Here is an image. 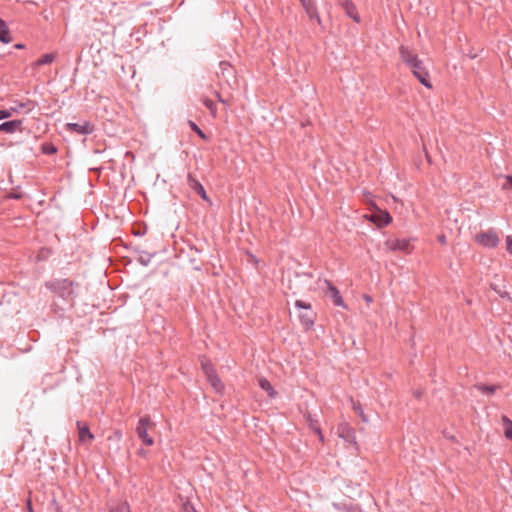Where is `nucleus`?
Segmentation results:
<instances>
[{
  "label": "nucleus",
  "instance_id": "obj_1",
  "mask_svg": "<svg viewBox=\"0 0 512 512\" xmlns=\"http://www.w3.org/2000/svg\"><path fill=\"white\" fill-rule=\"evenodd\" d=\"M46 287L54 294L65 300H72L75 297L74 287L76 283L69 279H55L45 283Z\"/></svg>",
  "mask_w": 512,
  "mask_h": 512
},
{
  "label": "nucleus",
  "instance_id": "obj_2",
  "mask_svg": "<svg viewBox=\"0 0 512 512\" xmlns=\"http://www.w3.org/2000/svg\"><path fill=\"white\" fill-rule=\"evenodd\" d=\"M295 307L304 310L299 313V319L305 329L312 328L315 322V314L312 311L311 304L302 300H296Z\"/></svg>",
  "mask_w": 512,
  "mask_h": 512
},
{
  "label": "nucleus",
  "instance_id": "obj_3",
  "mask_svg": "<svg viewBox=\"0 0 512 512\" xmlns=\"http://www.w3.org/2000/svg\"><path fill=\"white\" fill-rule=\"evenodd\" d=\"M153 425L154 424L150 416H144L139 419L136 426V434L138 438L147 446H152L154 444L153 438L148 435V429Z\"/></svg>",
  "mask_w": 512,
  "mask_h": 512
},
{
  "label": "nucleus",
  "instance_id": "obj_4",
  "mask_svg": "<svg viewBox=\"0 0 512 512\" xmlns=\"http://www.w3.org/2000/svg\"><path fill=\"white\" fill-rule=\"evenodd\" d=\"M413 75L419 80V82L424 85L425 87L431 89L432 83L430 81V75L426 67L424 66L422 60H419L418 62L414 63L410 67Z\"/></svg>",
  "mask_w": 512,
  "mask_h": 512
},
{
  "label": "nucleus",
  "instance_id": "obj_5",
  "mask_svg": "<svg viewBox=\"0 0 512 512\" xmlns=\"http://www.w3.org/2000/svg\"><path fill=\"white\" fill-rule=\"evenodd\" d=\"M475 241L487 248H495L499 244V237L497 233L490 229L486 232H481L475 236Z\"/></svg>",
  "mask_w": 512,
  "mask_h": 512
},
{
  "label": "nucleus",
  "instance_id": "obj_6",
  "mask_svg": "<svg viewBox=\"0 0 512 512\" xmlns=\"http://www.w3.org/2000/svg\"><path fill=\"white\" fill-rule=\"evenodd\" d=\"M66 130L75 132L79 135H89L94 132V125L90 121H83L82 123H67Z\"/></svg>",
  "mask_w": 512,
  "mask_h": 512
},
{
  "label": "nucleus",
  "instance_id": "obj_7",
  "mask_svg": "<svg viewBox=\"0 0 512 512\" xmlns=\"http://www.w3.org/2000/svg\"><path fill=\"white\" fill-rule=\"evenodd\" d=\"M385 244L392 251L411 252V244L408 239H389Z\"/></svg>",
  "mask_w": 512,
  "mask_h": 512
},
{
  "label": "nucleus",
  "instance_id": "obj_8",
  "mask_svg": "<svg viewBox=\"0 0 512 512\" xmlns=\"http://www.w3.org/2000/svg\"><path fill=\"white\" fill-rule=\"evenodd\" d=\"M325 284L327 286V294L332 299L334 305L347 308L338 288L334 286L329 280H325Z\"/></svg>",
  "mask_w": 512,
  "mask_h": 512
},
{
  "label": "nucleus",
  "instance_id": "obj_9",
  "mask_svg": "<svg viewBox=\"0 0 512 512\" xmlns=\"http://www.w3.org/2000/svg\"><path fill=\"white\" fill-rule=\"evenodd\" d=\"M187 183H188L189 187L196 194H198L203 200L210 201L203 185L190 173L187 176Z\"/></svg>",
  "mask_w": 512,
  "mask_h": 512
},
{
  "label": "nucleus",
  "instance_id": "obj_10",
  "mask_svg": "<svg viewBox=\"0 0 512 512\" xmlns=\"http://www.w3.org/2000/svg\"><path fill=\"white\" fill-rule=\"evenodd\" d=\"M338 435L345 442L350 444L356 443L355 431L348 424H340L337 429Z\"/></svg>",
  "mask_w": 512,
  "mask_h": 512
},
{
  "label": "nucleus",
  "instance_id": "obj_11",
  "mask_svg": "<svg viewBox=\"0 0 512 512\" xmlns=\"http://www.w3.org/2000/svg\"><path fill=\"white\" fill-rule=\"evenodd\" d=\"M399 53L402 61L410 68L414 63L420 59L411 49L406 46H400Z\"/></svg>",
  "mask_w": 512,
  "mask_h": 512
},
{
  "label": "nucleus",
  "instance_id": "obj_12",
  "mask_svg": "<svg viewBox=\"0 0 512 512\" xmlns=\"http://www.w3.org/2000/svg\"><path fill=\"white\" fill-rule=\"evenodd\" d=\"M340 5L348 17L353 19L356 23L360 22V16L352 0H340Z\"/></svg>",
  "mask_w": 512,
  "mask_h": 512
},
{
  "label": "nucleus",
  "instance_id": "obj_13",
  "mask_svg": "<svg viewBox=\"0 0 512 512\" xmlns=\"http://www.w3.org/2000/svg\"><path fill=\"white\" fill-rule=\"evenodd\" d=\"M76 425L79 432V441L81 443L91 442L94 439V435L90 432L87 424L77 421Z\"/></svg>",
  "mask_w": 512,
  "mask_h": 512
},
{
  "label": "nucleus",
  "instance_id": "obj_14",
  "mask_svg": "<svg viewBox=\"0 0 512 512\" xmlns=\"http://www.w3.org/2000/svg\"><path fill=\"white\" fill-rule=\"evenodd\" d=\"M303 8L305 9V12L307 13L308 17L313 20L316 19L319 24H321V19L318 14L316 5L311 0H300Z\"/></svg>",
  "mask_w": 512,
  "mask_h": 512
},
{
  "label": "nucleus",
  "instance_id": "obj_15",
  "mask_svg": "<svg viewBox=\"0 0 512 512\" xmlns=\"http://www.w3.org/2000/svg\"><path fill=\"white\" fill-rule=\"evenodd\" d=\"M23 122L21 120H11L0 124V132L14 133L22 129Z\"/></svg>",
  "mask_w": 512,
  "mask_h": 512
},
{
  "label": "nucleus",
  "instance_id": "obj_16",
  "mask_svg": "<svg viewBox=\"0 0 512 512\" xmlns=\"http://www.w3.org/2000/svg\"><path fill=\"white\" fill-rule=\"evenodd\" d=\"M372 221L377 223L378 226H386L392 221V217L386 211H380L372 215Z\"/></svg>",
  "mask_w": 512,
  "mask_h": 512
},
{
  "label": "nucleus",
  "instance_id": "obj_17",
  "mask_svg": "<svg viewBox=\"0 0 512 512\" xmlns=\"http://www.w3.org/2000/svg\"><path fill=\"white\" fill-rule=\"evenodd\" d=\"M201 366H202V370L207 378L216 373L214 365L206 357L201 358Z\"/></svg>",
  "mask_w": 512,
  "mask_h": 512
},
{
  "label": "nucleus",
  "instance_id": "obj_18",
  "mask_svg": "<svg viewBox=\"0 0 512 512\" xmlns=\"http://www.w3.org/2000/svg\"><path fill=\"white\" fill-rule=\"evenodd\" d=\"M259 386L268 393L269 397L274 398L277 392L272 387L271 383L266 378H260L258 380Z\"/></svg>",
  "mask_w": 512,
  "mask_h": 512
},
{
  "label": "nucleus",
  "instance_id": "obj_19",
  "mask_svg": "<svg viewBox=\"0 0 512 512\" xmlns=\"http://www.w3.org/2000/svg\"><path fill=\"white\" fill-rule=\"evenodd\" d=\"M0 41L9 43L11 41L10 32L6 23L0 18Z\"/></svg>",
  "mask_w": 512,
  "mask_h": 512
},
{
  "label": "nucleus",
  "instance_id": "obj_20",
  "mask_svg": "<svg viewBox=\"0 0 512 512\" xmlns=\"http://www.w3.org/2000/svg\"><path fill=\"white\" fill-rule=\"evenodd\" d=\"M207 379L216 392L221 393L224 390V385L216 373Z\"/></svg>",
  "mask_w": 512,
  "mask_h": 512
},
{
  "label": "nucleus",
  "instance_id": "obj_21",
  "mask_svg": "<svg viewBox=\"0 0 512 512\" xmlns=\"http://www.w3.org/2000/svg\"><path fill=\"white\" fill-rule=\"evenodd\" d=\"M501 420L504 425L505 437L509 440H512V420L508 418L506 415H503Z\"/></svg>",
  "mask_w": 512,
  "mask_h": 512
},
{
  "label": "nucleus",
  "instance_id": "obj_22",
  "mask_svg": "<svg viewBox=\"0 0 512 512\" xmlns=\"http://www.w3.org/2000/svg\"><path fill=\"white\" fill-rule=\"evenodd\" d=\"M109 512H131L127 502H119L110 506Z\"/></svg>",
  "mask_w": 512,
  "mask_h": 512
},
{
  "label": "nucleus",
  "instance_id": "obj_23",
  "mask_svg": "<svg viewBox=\"0 0 512 512\" xmlns=\"http://www.w3.org/2000/svg\"><path fill=\"white\" fill-rule=\"evenodd\" d=\"M55 60V54L54 53H47L41 56L37 61L35 62V65L41 66L50 64Z\"/></svg>",
  "mask_w": 512,
  "mask_h": 512
},
{
  "label": "nucleus",
  "instance_id": "obj_24",
  "mask_svg": "<svg viewBox=\"0 0 512 512\" xmlns=\"http://www.w3.org/2000/svg\"><path fill=\"white\" fill-rule=\"evenodd\" d=\"M475 387L479 391H481L483 394H486V395H492L498 389V386H495V385H485V384H478Z\"/></svg>",
  "mask_w": 512,
  "mask_h": 512
},
{
  "label": "nucleus",
  "instance_id": "obj_25",
  "mask_svg": "<svg viewBox=\"0 0 512 512\" xmlns=\"http://www.w3.org/2000/svg\"><path fill=\"white\" fill-rule=\"evenodd\" d=\"M151 258H152V254H150L148 252H141L138 257V262L140 264H142L143 266H147L150 263Z\"/></svg>",
  "mask_w": 512,
  "mask_h": 512
},
{
  "label": "nucleus",
  "instance_id": "obj_26",
  "mask_svg": "<svg viewBox=\"0 0 512 512\" xmlns=\"http://www.w3.org/2000/svg\"><path fill=\"white\" fill-rule=\"evenodd\" d=\"M353 409L358 414V416L362 419L363 422L368 421L367 416L365 415L360 403L353 402Z\"/></svg>",
  "mask_w": 512,
  "mask_h": 512
},
{
  "label": "nucleus",
  "instance_id": "obj_27",
  "mask_svg": "<svg viewBox=\"0 0 512 512\" xmlns=\"http://www.w3.org/2000/svg\"><path fill=\"white\" fill-rule=\"evenodd\" d=\"M203 104L210 110L211 114L215 117L217 113V108L214 102L208 98H205Z\"/></svg>",
  "mask_w": 512,
  "mask_h": 512
},
{
  "label": "nucleus",
  "instance_id": "obj_28",
  "mask_svg": "<svg viewBox=\"0 0 512 512\" xmlns=\"http://www.w3.org/2000/svg\"><path fill=\"white\" fill-rule=\"evenodd\" d=\"M188 124L190 126V128L196 132L202 139L204 140H207V136L206 134L193 122V121H188Z\"/></svg>",
  "mask_w": 512,
  "mask_h": 512
},
{
  "label": "nucleus",
  "instance_id": "obj_29",
  "mask_svg": "<svg viewBox=\"0 0 512 512\" xmlns=\"http://www.w3.org/2000/svg\"><path fill=\"white\" fill-rule=\"evenodd\" d=\"M42 152L47 155H52L57 152V148L53 144H43Z\"/></svg>",
  "mask_w": 512,
  "mask_h": 512
},
{
  "label": "nucleus",
  "instance_id": "obj_30",
  "mask_svg": "<svg viewBox=\"0 0 512 512\" xmlns=\"http://www.w3.org/2000/svg\"><path fill=\"white\" fill-rule=\"evenodd\" d=\"M183 510L184 512H197L194 505L188 501L183 504Z\"/></svg>",
  "mask_w": 512,
  "mask_h": 512
},
{
  "label": "nucleus",
  "instance_id": "obj_31",
  "mask_svg": "<svg viewBox=\"0 0 512 512\" xmlns=\"http://www.w3.org/2000/svg\"><path fill=\"white\" fill-rule=\"evenodd\" d=\"M506 183L503 184V189H512V175L506 176Z\"/></svg>",
  "mask_w": 512,
  "mask_h": 512
},
{
  "label": "nucleus",
  "instance_id": "obj_32",
  "mask_svg": "<svg viewBox=\"0 0 512 512\" xmlns=\"http://www.w3.org/2000/svg\"><path fill=\"white\" fill-rule=\"evenodd\" d=\"M115 439L116 441H120L122 439V433L120 430H116L113 434V436H109L108 440Z\"/></svg>",
  "mask_w": 512,
  "mask_h": 512
},
{
  "label": "nucleus",
  "instance_id": "obj_33",
  "mask_svg": "<svg viewBox=\"0 0 512 512\" xmlns=\"http://www.w3.org/2000/svg\"><path fill=\"white\" fill-rule=\"evenodd\" d=\"M507 251L512 254V236L506 237Z\"/></svg>",
  "mask_w": 512,
  "mask_h": 512
},
{
  "label": "nucleus",
  "instance_id": "obj_34",
  "mask_svg": "<svg viewBox=\"0 0 512 512\" xmlns=\"http://www.w3.org/2000/svg\"><path fill=\"white\" fill-rule=\"evenodd\" d=\"M220 67L222 69V73L232 70V67L227 62H220Z\"/></svg>",
  "mask_w": 512,
  "mask_h": 512
},
{
  "label": "nucleus",
  "instance_id": "obj_35",
  "mask_svg": "<svg viewBox=\"0 0 512 512\" xmlns=\"http://www.w3.org/2000/svg\"><path fill=\"white\" fill-rule=\"evenodd\" d=\"M10 116V112L6 110H0V120L8 118Z\"/></svg>",
  "mask_w": 512,
  "mask_h": 512
},
{
  "label": "nucleus",
  "instance_id": "obj_36",
  "mask_svg": "<svg viewBox=\"0 0 512 512\" xmlns=\"http://www.w3.org/2000/svg\"><path fill=\"white\" fill-rule=\"evenodd\" d=\"M438 241H439L441 244H445V243H446V237H445V235H439V236H438Z\"/></svg>",
  "mask_w": 512,
  "mask_h": 512
},
{
  "label": "nucleus",
  "instance_id": "obj_37",
  "mask_svg": "<svg viewBox=\"0 0 512 512\" xmlns=\"http://www.w3.org/2000/svg\"><path fill=\"white\" fill-rule=\"evenodd\" d=\"M215 95H216V97H217L218 101H220V102H222V103H224V102H225V101L223 100V98L221 97V95H220V93H219V92H215Z\"/></svg>",
  "mask_w": 512,
  "mask_h": 512
},
{
  "label": "nucleus",
  "instance_id": "obj_38",
  "mask_svg": "<svg viewBox=\"0 0 512 512\" xmlns=\"http://www.w3.org/2000/svg\"><path fill=\"white\" fill-rule=\"evenodd\" d=\"M364 299H365V301H366L367 303L372 302V297H371V296H369V295H367V294H365V295H364Z\"/></svg>",
  "mask_w": 512,
  "mask_h": 512
},
{
  "label": "nucleus",
  "instance_id": "obj_39",
  "mask_svg": "<svg viewBox=\"0 0 512 512\" xmlns=\"http://www.w3.org/2000/svg\"><path fill=\"white\" fill-rule=\"evenodd\" d=\"M421 394H422V393H421L420 391H416V392H415V396H416L417 398L421 397Z\"/></svg>",
  "mask_w": 512,
  "mask_h": 512
},
{
  "label": "nucleus",
  "instance_id": "obj_40",
  "mask_svg": "<svg viewBox=\"0 0 512 512\" xmlns=\"http://www.w3.org/2000/svg\"><path fill=\"white\" fill-rule=\"evenodd\" d=\"M15 47H16V48H18V49H21V48H23L24 46H23L22 44H16V45H15Z\"/></svg>",
  "mask_w": 512,
  "mask_h": 512
},
{
  "label": "nucleus",
  "instance_id": "obj_41",
  "mask_svg": "<svg viewBox=\"0 0 512 512\" xmlns=\"http://www.w3.org/2000/svg\"><path fill=\"white\" fill-rule=\"evenodd\" d=\"M28 507H29V508H28V511H32V508H31V504H30V503L28 504Z\"/></svg>",
  "mask_w": 512,
  "mask_h": 512
}]
</instances>
